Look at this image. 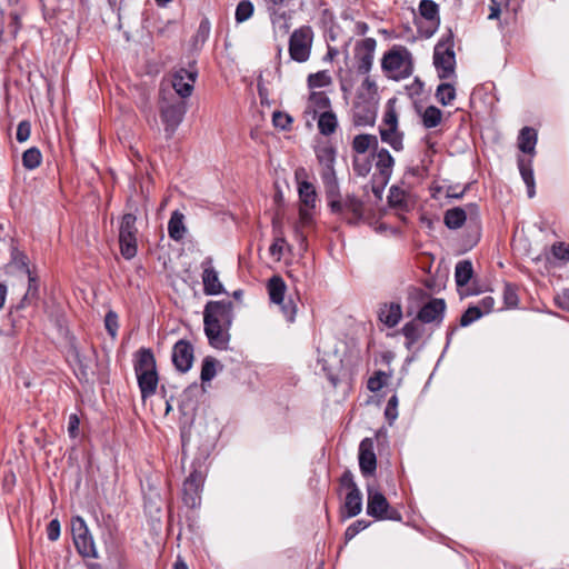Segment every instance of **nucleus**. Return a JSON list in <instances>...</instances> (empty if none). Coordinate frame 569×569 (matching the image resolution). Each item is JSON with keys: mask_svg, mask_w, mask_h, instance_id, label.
I'll list each match as a JSON object with an SVG mask.
<instances>
[{"mask_svg": "<svg viewBox=\"0 0 569 569\" xmlns=\"http://www.w3.org/2000/svg\"><path fill=\"white\" fill-rule=\"evenodd\" d=\"M313 208L300 207L299 208V220L296 222L293 230L296 238L299 240L301 246H305L307 237L303 233V229L310 227L313 222Z\"/></svg>", "mask_w": 569, "mask_h": 569, "instance_id": "23", "label": "nucleus"}, {"mask_svg": "<svg viewBox=\"0 0 569 569\" xmlns=\"http://www.w3.org/2000/svg\"><path fill=\"white\" fill-rule=\"evenodd\" d=\"M202 269V283H203V292L207 296H217L224 291L223 284L219 279V272L213 266V259L211 257H207L200 264Z\"/></svg>", "mask_w": 569, "mask_h": 569, "instance_id": "14", "label": "nucleus"}, {"mask_svg": "<svg viewBox=\"0 0 569 569\" xmlns=\"http://www.w3.org/2000/svg\"><path fill=\"white\" fill-rule=\"evenodd\" d=\"M231 301H209L203 311L204 332L212 347L226 349L229 341L228 328L232 322Z\"/></svg>", "mask_w": 569, "mask_h": 569, "instance_id": "1", "label": "nucleus"}, {"mask_svg": "<svg viewBox=\"0 0 569 569\" xmlns=\"http://www.w3.org/2000/svg\"><path fill=\"white\" fill-rule=\"evenodd\" d=\"M376 169L379 171L382 181L386 183L392 174L395 159L387 149H379L375 153Z\"/></svg>", "mask_w": 569, "mask_h": 569, "instance_id": "21", "label": "nucleus"}, {"mask_svg": "<svg viewBox=\"0 0 569 569\" xmlns=\"http://www.w3.org/2000/svg\"><path fill=\"white\" fill-rule=\"evenodd\" d=\"M359 467L363 476H371L377 468L375 445L372 439L365 438L359 446Z\"/></svg>", "mask_w": 569, "mask_h": 569, "instance_id": "18", "label": "nucleus"}, {"mask_svg": "<svg viewBox=\"0 0 569 569\" xmlns=\"http://www.w3.org/2000/svg\"><path fill=\"white\" fill-rule=\"evenodd\" d=\"M477 306L480 307L482 315L489 313L495 307V299L491 296H486Z\"/></svg>", "mask_w": 569, "mask_h": 569, "instance_id": "59", "label": "nucleus"}, {"mask_svg": "<svg viewBox=\"0 0 569 569\" xmlns=\"http://www.w3.org/2000/svg\"><path fill=\"white\" fill-rule=\"evenodd\" d=\"M186 232L184 214L178 210L173 211L168 222L169 237L174 241H180L184 238Z\"/></svg>", "mask_w": 569, "mask_h": 569, "instance_id": "25", "label": "nucleus"}, {"mask_svg": "<svg viewBox=\"0 0 569 569\" xmlns=\"http://www.w3.org/2000/svg\"><path fill=\"white\" fill-rule=\"evenodd\" d=\"M272 122L276 128H280L286 130L290 127L292 119L289 114L283 113L281 111L273 112Z\"/></svg>", "mask_w": 569, "mask_h": 569, "instance_id": "49", "label": "nucleus"}, {"mask_svg": "<svg viewBox=\"0 0 569 569\" xmlns=\"http://www.w3.org/2000/svg\"><path fill=\"white\" fill-rule=\"evenodd\" d=\"M446 310V303L442 299H432L426 303L418 313V320L422 323H440Z\"/></svg>", "mask_w": 569, "mask_h": 569, "instance_id": "20", "label": "nucleus"}, {"mask_svg": "<svg viewBox=\"0 0 569 569\" xmlns=\"http://www.w3.org/2000/svg\"><path fill=\"white\" fill-rule=\"evenodd\" d=\"M104 325L111 337H116L118 330V316L110 311L106 315Z\"/></svg>", "mask_w": 569, "mask_h": 569, "instance_id": "54", "label": "nucleus"}, {"mask_svg": "<svg viewBox=\"0 0 569 569\" xmlns=\"http://www.w3.org/2000/svg\"><path fill=\"white\" fill-rule=\"evenodd\" d=\"M286 244V240L283 238H277L274 242L270 246V253L277 260H280L283 253V247Z\"/></svg>", "mask_w": 569, "mask_h": 569, "instance_id": "56", "label": "nucleus"}, {"mask_svg": "<svg viewBox=\"0 0 569 569\" xmlns=\"http://www.w3.org/2000/svg\"><path fill=\"white\" fill-rule=\"evenodd\" d=\"M419 12L431 26L430 34H432L440 23L439 7L432 0H421L419 3Z\"/></svg>", "mask_w": 569, "mask_h": 569, "instance_id": "22", "label": "nucleus"}, {"mask_svg": "<svg viewBox=\"0 0 569 569\" xmlns=\"http://www.w3.org/2000/svg\"><path fill=\"white\" fill-rule=\"evenodd\" d=\"M352 168L357 176L366 177L371 170V162L366 157L358 156L353 158Z\"/></svg>", "mask_w": 569, "mask_h": 569, "instance_id": "43", "label": "nucleus"}, {"mask_svg": "<svg viewBox=\"0 0 569 569\" xmlns=\"http://www.w3.org/2000/svg\"><path fill=\"white\" fill-rule=\"evenodd\" d=\"M48 539L51 541H56L60 537V522L57 519H53L49 522L47 528Z\"/></svg>", "mask_w": 569, "mask_h": 569, "instance_id": "57", "label": "nucleus"}, {"mask_svg": "<svg viewBox=\"0 0 569 569\" xmlns=\"http://www.w3.org/2000/svg\"><path fill=\"white\" fill-rule=\"evenodd\" d=\"M24 276L28 278V289L22 298L21 307H24L26 303H30L33 299L38 298V283L36 278L31 272Z\"/></svg>", "mask_w": 569, "mask_h": 569, "instance_id": "42", "label": "nucleus"}, {"mask_svg": "<svg viewBox=\"0 0 569 569\" xmlns=\"http://www.w3.org/2000/svg\"><path fill=\"white\" fill-rule=\"evenodd\" d=\"M341 486L345 487L348 491H353V489H359L357 483L353 480V475L350 471H345L340 479Z\"/></svg>", "mask_w": 569, "mask_h": 569, "instance_id": "58", "label": "nucleus"}, {"mask_svg": "<svg viewBox=\"0 0 569 569\" xmlns=\"http://www.w3.org/2000/svg\"><path fill=\"white\" fill-rule=\"evenodd\" d=\"M300 207L315 208L317 201V192L312 183L302 182L298 187Z\"/></svg>", "mask_w": 569, "mask_h": 569, "instance_id": "28", "label": "nucleus"}, {"mask_svg": "<svg viewBox=\"0 0 569 569\" xmlns=\"http://www.w3.org/2000/svg\"><path fill=\"white\" fill-rule=\"evenodd\" d=\"M433 63L441 79L449 78L455 73L456 57L452 41L439 42L435 47Z\"/></svg>", "mask_w": 569, "mask_h": 569, "instance_id": "10", "label": "nucleus"}, {"mask_svg": "<svg viewBox=\"0 0 569 569\" xmlns=\"http://www.w3.org/2000/svg\"><path fill=\"white\" fill-rule=\"evenodd\" d=\"M422 331L418 318L403 326L402 333L408 340V348L420 339Z\"/></svg>", "mask_w": 569, "mask_h": 569, "instance_id": "34", "label": "nucleus"}, {"mask_svg": "<svg viewBox=\"0 0 569 569\" xmlns=\"http://www.w3.org/2000/svg\"><path fill=\"white\" fill-rule=\"evenodd\" d=\"M328 204L333 213L343 216L349 222H357L363 217V202L356 196L347 194L341 198L339 189L336 199L327 197Z\"/></svg>", "mask_w": 569, "mask_h": 569, "instance_id": "8", "label": "nucleus"}, {"mask_svg": "<svg viewBox=\"0 0 569 569\" xmlns=\"http://www.w3.org/2000/svg\"><path fill=\"white\" fill-rule=\"evenodd\" d=\"M338 126L337 117L331 111H325L319 116L318 128L319 131L325 136L332 134Z\"/></svg>", "mask_w": 569, "mask_h": 569, "instance_id": "32", "label": "nucleus"}, {"mask_svg": "<svg viewBox=\"0 0 569 569\" xmlns=\"http://www.w3.org/2000/svg\"><path fill=\"white\" fill-rule=\"evenodd\" d=\"M376 119V111L372 108H367L361 116L358 111L355 114V122L359 126H372Z\"/></svg>", "mask_w": 569, "mask_h": 569, "instance_id": "47", "label": "nucleus"}, {"mask_svg": "<svg viewBox=\"0 0 569 569\" xmlns=\"http://www.w3.org/2000/svg\"><path fill=\"white\" fill-rule=\"evenodd\" d=\"M467 219L466 211L459 207L452 208L445 213V224L449 229L460 228Z\"/></svg>", "mask_w": 569, "mask_h": 569, "instance_id": "33", "label": "nucleus"}, {"mask_svg": "<svg viewBox=\"0 0 569 569\" xmlns=\"http://www.w3.org/2000/svg\"><path fill=\"white\" fill-rule=\"evenodd\" d=\"M31 124L29 121H21L18 124L16 138L19 142H26L30 138Z\"/></svg>", "mask_w": 569, "mask_h": 569, "instance_id": "52", "label": "nucleus"}, {"mask_svg": "<svg viewBox=\"0 0 569 569\" xmlns=\"http://www.w3.org/2000/svg\"><path fill=\"white\" fill-rule=\"evenodd\" d=\"M310 103L319 109H326L329 106V98L323 92H312Z\"/></svg>", "mask_w": 569, "mask_h": 569, "instance_id": "53", "label": "nucleus"}, {"mask_svg": "<svg viewBox=\"0 0 569 569\" xmlns=\"http://www.w3.org/2000/svg\"><path fill=\"white\" fill-rule=\"evenodd\" d=\"M307 179H308L307 170L305 168H302V167L297 168L296 171H295V180H296L298 187L302 182H309Z\"/></svg>", "mask_w": 569, "mask_h": 569, "instance_id": "61", "label": "nucleus"}, {"mask_svg": "<svg viewBox=\"0 0 569 569\" xmlns=\"http://www.w3.org/2000/svg\"><path fill=\"white\" fill-rule=\"evenodd\" d=\"M381 68L388 78L406 79L413 70L411 53L405 47L395 46L383 54Z\"/></svg>", "mask_w": 569, "mask_h": 569, "instance_id": "3", "label": "nucleus"}, {"mask_svg": "<svg viewBox=\"0 0 569 569\" xmlns=\"http://www.w3.org/2000/svg\"><path fill=\"white\" fill-rule=\"evenodd\" d=\"M473 273L472 263L469 260L459 261L455 269L456 283L459 287L466 286Z\"/></svg>", "mask_w": 569, "mask_h": 569, "instance_id": "31", "label": "nucleus"}, {"mask_svg": "<svg viewBox=\"0 0 569 569\" xmlns=\"http://www.w3.org/2000/svg\"><path fill=\"white\" fill-rule=\"evenodd\" d=\"M203 485V475L200 471H192L183 482V501L187 506L194 508L200 503V491Z\"/></svg>", "mask_w": 569, "mask_h": 569, "instance_id": "15", "label": "nucleus"}, {"mask_svg": "<svg viewBox=\"0 0 569 569\" xmlns=\"http://www.w3.org/2000/svg\"><path fill=\"white\" fill-rule=\"evenodd\" d=\"M137 218L132 213L122 216L119 226V244L122 257L127 260L132 259L137 254Z\"/></svg>", "mask_w": 569, "mask_h": 569, "instance_id": "6", "label": "nucleus"}, {"mask_svg": "<svg viewBox=\"0 0 569 569\" xmlns=\"http://www.w3.org/2000/svg\"><path fill=\"white\" fill-rule=\"evenodd\" d=\"M388 200L391 207L403 209L408 206L407 193L398 187L390 188Z\"/></svg>", "mask_w": 569, "mask_h": 569, "instance_id": "38", "label": "nucleus"}, {"mask_svg": "<svg viewBox=\"0 0 569 569\" xmlns=\"http://www.w3.org/2000/svg\"><path fill=\"white\" fill-rule=\"evenodd\" d=\"M197 79V72L181 68L172 76V88L181 98L191 96Z\"/></svg>", "mask_w": 569, "mask_h": 569, "instance_id": "17", "label": "nucleus"}, {"mask_svg": "<svg viewBox=\"0 0 569 569\" xmlns=\"http://www.w3.org/2000/svg\"><path fill=\"white\" fill-rule=\"evenodd\" d=\"M402 317L401 306L397 302L387 303L380 308L379 319L386 326L392 328L399 323Z\"/></svg>", "mask_w": 569, "mask_h": 569, "instance_id": "24", "label": "nucleus"}, {"mask_svg": "<svg viewBox=\"0 0 569 569\" xmlns=\"http://www.w3.org/2000/svg\"><path fill=\"white\" fill-rule=\"evenodd\" d=\"M134 371L141 397L147 399L153 396L158 387L159 378L156 368V359L149 349L139 351L138 359L134 363Z\"/></svg>", "mask_w": 569, "mask_h": 569, "instance_id": "2", "label": "nucleus"}, {"mask_svg": "<svg viewBox=\"0 0 569 569\" xmlns=\"http://www.w3.org/2000/svg\"><path fill=\"white\" fill-rule=\"evenodd\" d=\"M442 112L435 106H429L422 113V123L426 128L431 129L440 124Z\"/></svg>", "mask_w": 569, "mask_h": 569, "instance_id": "35", "label": "nucleus"}, {"mask_svg": "<svg viewBox=\"0 0 569 569\" xmlns=\"http://www.w3.org/2000/svg\"><path fill=\"white\" fill-rule=\"evenodd\" d=\"M312 42L313 31L309 26H302L296 29L289 39L290 58L299 63L308 61Z\"/></svg>", "mask_w": 569, "mask_h": 569, "instance_id": "5", "label": "nucleus"}, {"mask_svg": "<svg viewBox=\"0 0 569 569\" xmlns=\"http://www.w3.org/2000/svg\"><path fill=\"white\" fill-rule=\"evenodd\" d=\"M377 146L378 139L373 134H358L352 141V149L359 154H365L370 148H377Z\"/></svg>", "mask_w": 569, "mask_h": 569, "instance_id": "30", "label": "nucleus"}, {"mask_svg": "<svg viewBox=\"0 0 569 569\" xmlns=\"http://www.w3.org/2000/svg\"><path fill=\"white\" fill-rule=\"evenodd\" d=\"M398 397L393 395L387 402L385 415L389 420H395L398 417Z\"/></svg>", "mask_w": 569, "mask_h": 569, "instance_id": "55", "label": "nucleus"}, {"mask_svg": "<svg viewBox=\"0 0 569 569\" xmlns=\"http://www.w3.org/2000/svg\"><path fill=\"white\" fill-rule=\"evenodd\" d=\"M361 89L366 90L369 94H375L377 90V86L373 80H371L369 77H367L362 83Z\"/></svg>", "mask_w": 569, "mask_h": 569, "instance_id": "62", "label": "nucleus"}, {"mask_svg": "<svg viewBox=\"0 0 569 569\" xmlns=\"http://www.w3.org/2000/svg\"><path fill=\"white\" fill-rule=\"evenodd\" d=\"M518 167H519L522 180L525 181V183L528 188V196H529V198H532L535 194V178H533V171L531 168V160L527 161V160L520 158L518 160Z\"/></svg>", "mask_w": 569, "mask_h": 569, "instance_id": "29", "label": "nucleus"}, {"mask_svg": "<svg viewBox=\"0 0 569 569\" xmlns=\"http://www.w3.org/2000/svg\"><path fill=\"white\" fill-rule=\"evenodd\" d=\"M337 151L333 146L329 143L319 144L316 148V157L321 168L320 176L323 182L327 197L336 199L338 190V178L335 170Z\"/></svg>", "mask_w": 569, "mask_h": 569, "instance_id": "4", "label": "nucleus"}, {"mask_svg": "<svg viewBox=\"0 0 569 569\" xmlns=\"http://www.w3.org/2000/svg\"><path fill=\"white\" fill-rule=\"evenodd\" d=\"M7 293H8L7 286L3 282H0V310L4 306Z\"/></svg>", "mask_w": 569, "mask_h": 569, "instance_id": "64", "label": "nucleus"}, {"mask_svg": "<svg viewBox=\"0 0 569 569\" xmlns=\"http://www.w3.org/2000/svg\"><path fill=\"white\" fill-rule=\"evenodd\" d=\"M551 253L558 260H561V261L569 260V247L566 246L563 242L553 244L551 248Z\"/></svg>", "mask_w": 569, "mask_h": 569, "instance_id": "51", "label": "nucleus"}, {"mask_svg": "<svg viewBox=\"0 0 569 569\" xmlns=\"http://www.w3.org/2000/svg\"><path fill=\"white\" fill-rule=\"evenodd\" d=\"M370 526V522L363 519L357 520L352 525H350L345 532V537L347 540L353 539L360 531L365 530Z\"/></svg>", "mask_w": 569, "mask_h": 569, "instance_id": "46", "label": "nucleus"}, {"mask_svg": "<svg viewBox=\"0 0 569 569\" xmlns=\"http://www.w3.org/2000/svg\"><path fill=\"white\" fill-rule=\"evenodd\" d=\"M481 316H483V315H482L480 307H478V306L469 307L465 311V313L461 316L460 325L462 327H467V326L471 325L473 321L478 320Z\"/></svg>", "mask_w": 569, "mask_h": 569, "instance_id": "45", "label": "nucleus"}, {"mask_svg": "<svg viewBox=\"0 0 569 569\" xmlns=\"http://www.w3.org/2000/svg\"><path fill=\"white\" fill-rule=\"evenodd\" d=\"M331 83V76L328 71H319L308 77V84L311 89L325 88Z\"/></svg>", "mask_w": 569, "mask_h": 569, "instance_id": "39", "label": "nucleus"}, {"mask_svg": "<svg viewBox=\"0 0 569 569\" xmlns=\"http://www.w3.org/2000/svg\"><path fill=\"white\" fill-rule=\"evenodd\" d=\"M377 41L373 38H366L356 48L358 71L362 74L369 73L372 68Z\"/></svg>", "mask_w": 569, "mask_h": 569, "instance_id": "16", "label": "nucleus"}, {"mask_svg": "<svg viewBox=\"0 0 569 569\" xmlns=\"http://www.w3.org/2000/svg\"><path fill=\"white\" fill-rule=\"evenodd\" d=\"M42 160L41 152L36 147L29 148L22 154V164L28 170H33L40 166Z\"/></svg>", "mask_w": 569, "mask_h": 569, "instance_id": "36", "label": "nucleus"}, {"mask_svg": "<svg viewBox=\"0 0 569 569\" xmlns=\"http://www.w3.org/2000/svg\"><path fill=\"white\" fill-rule=\"evenodd\" d=\"M505 7L506 6H498L497 3L491 2L490 13H489L488 18L491 20L497 19L500 16L501 9Z\"/></svg>", "mask_w": 569, "mask_h": 569, "instance_id": "63", "label": "nucleus"}, {"mask_svg": "<svg viewBox=\"0 0 569 569\" xmlns=\"http://www.w3.org/2000/svg\"><path fill=\"white\" fill-rule=\"evenodd\" d=\"M253 14V4L249 0H242L236 8V20L241 23Z\"/></svg>", "mask_w": 569, "mask_h": 569, "instance_id": "40", "label": "nucleus"}, {"mask_svg": "<svg viewBox=\"0 0 569 569\" xmlns=\"http://www.w3.org/2000/svg\"><path fill=\"white\" fill-rule=\"evenodd\" d=\"M71 532L74 546L82 557L92 559H97L99 557L93 537L83 518L79 516L72 518Z\"/></svg>", "mask_w": 569, "mask_h": 569, "instance_id": "7", "label": "nucleus"}, {"mask_svg": "<svg viewBox=\"0 0 569 569\" xmlns=\"http://www.w3.org/2000/svg\"><path fill=\"white\" fill-rule=\"evenodd\" d=\"M381 140L388 143L395 151L403 149V133L398 130V118L393 109L386 111L379 127Z\"/></svg>", "mask_w": 569, "mask_h": 569, "instance_id": "11", "label": "nucleus"}, {"mask_svg": "<svg viewBox=\"0 0 569 569\" xmlns=\"http://www.w3.org/2000/svg\"><path fill=\"white\" fill-rule=\"evenodd\" d=\"M217 361L211 357L204 358L201 368V380L210 381L216 376Z\"/></svg>", "mask_w": 569, "mask_h": 569, "instance_id": "44", "label": "nucleus"}, {"mask_svg": "<svg viewBox=\"0 0 569 569\" xmlns=\"http://www.w3.org/2000/svg\"><path fill=\"white\" fill-rule=\"evenodd\" d=\"M80 420L77 415H71L68 421V432L70 437L76 438L78 436Z\"/></svg>", "mask_w": 569, "mask_h": 569, "instance_id": "60", "label": "nucleus"}, {"mask_svg": "<svg viewBox=\"0 0 569 569\" xmlns=\"http://www.w3.org/2000/svg\"><path fill=\"white\" fill-rule=\"evenodd\" d=\"M387 376L382 371H378L375 376L369 378L367 387L370 391H379L386 383Z\"/></svg>", "mask_w": 569, "mask_h": 569, "instance_id": "48", "label": "nucleus"}, {"mask_svg": "<svg viewBox=\"0 0 569 569\" xmlns=\"http://www.w3.org/2000/svg\"><path fill=\"white\" fill-rule=\"evenodd\" d=\"M503 301L508 308H513L518 305L516 288L509 283L506 284L503 289Z\"/></svg>", "mask_w": 569, "mask_h": 569, "instance_id": "50", "label": "nucleus"}, {"mask_svg": "<svg viewBox=\"0 0 569 569\" xmlns=\"http://www.w3.org/2000/svg\"><path fill=\"white\" fill-rule=\"evenodd\" d=\"M193 361V348L190 342L186 340H179L172 350V362L174 367L181 371L187 372Z\"/></svg>", "mask_w": 569, "mask_h": 569, "instance_id": "19", "label": "nucleus"}, {"mask_svg": "<svg viewBox=\"0 0 569 569\" xmlns=\"http://www.w3.org/2000/svg\"><path fill=\"white\" fill-rule=\"evenodd\" d=\"M160 111L166 131L171 136L183 119L186 113L184 102L179 99L168 101L162 93Z\"/></svg>", "mask_w": 569, "mask_h": 569, "instance_id": "12", "label": "nucleus"}, {"mask_svg": "<svg viewBox=\"0 0 569 569\" xmlns=\"http://www.w3.org/2000/svg\"><path fill=\"white\" fill-rule=\"evenodd\" d=\"M287 286L279 276H273L268 282V291L271 302L279 305L281 311L288 321H293L296 316V306L292 301L284 303V293Z\"/></svg>", "mask_w": 569, "mask_h": 569, "instance_id": "13", "label": "nucleus"}, {"mask_svg": "<svg viewBox=\"0 0 569 569\" xmlns=\"http://www.w3.org/2000/svg\"><path fill=\"white\" fill-rule=\"evenodd\" d=\"M8 267H16L20 269L23 276L30 273L27 257L17 249L12 250L11 262Z\"/></svg>", "mask_w": 569, "mask_h": 569, "instance_id": "41", "label": "nucleus"}, {"mask_svg": "<svg viewBox=\"0 0 569 569\" xmlns=\"http://www.w3.org/2000/svg\"><path fill=\"white\" fill-rule=\"evenodd\" d=\"M436 97L442 106H449L456 98V89L450 83H441L437 88Z\"/></svg>", "mask_w": 569, "mask_h": 569, "instance_id": "37", "label": "nucleus"}, {"mask_svg": "<svg viewBox=\"0 0 569 569\" xmlns=\"http://www.w3.org/2000/svg\"><path fill=\"white\" fill-rule=\"evenodd\" d=\"M362 510V493L360 489H353V491H348L345 498L343 509L342 511L346 513V517L352 518L358 516Z\"/></svg>", "mask_w": 569, "mask_h": 569, "instance_id": "26", "label": "nucleus"}, {"mask_svg": "<svg viewBox=\"0 0 569 569\" xmlns=\"http://www.w3.org/2000/svg\"><path fill=\"white\" fill-rule=\"evenodd\" d=\"M368 501L367 513L378 520H400L401 516L398 511L390 508L386 497L372 486L367 487Z\"/></svg>", "mask_w": 569, "mask_h": 569, "instance_id": "9", "label": "nucleus"}, {"mask_svg": "<svg viewBox=\"0 0 569 569\" xmlns=\"http://www.w3.org/2000/svg\"><path fill=\"white\" fill-rule=\"evenodd\" d=\"M537 144V131L530 127H525L521 129L518 137V147L519 149L531 156L535 154V148Z\"/></svg>", "mask_w": 569, "mask_h": 569, "instance_id": "27", "label": "nucleus"}]
</instances>
